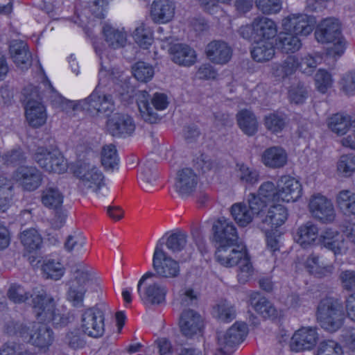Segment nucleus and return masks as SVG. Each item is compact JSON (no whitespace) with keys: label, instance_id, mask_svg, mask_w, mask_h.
Masks as SVG:
<instances>
[{"label":"nucleus","instance_id":"f257e3e1","mask_svg":"<svg viewBox=\"0 0 355 355\" xmlns=\"http://www.w3.org/2000/svg\"><path fill=\"white\" fill-rule=\"evenodd\" d=\"M215 257L216 261L225 267L238 266L237 278L240 283L245 284L253 272V268L245 247L241 244L218 245Z\"/></svg>","mask_w":355,"mask_h":355},{"label":"nucleus","instance_id":"f03ea898","mask_svg":"<svg viewBox=\"0 0 355 355\" xmlns=\"http://www.w3.org/2000/svg\"><path fill=\"white\" fill-rule=\"evenodd\" d=\"M37 322L50 323L54 326H62L67 323V318L60 313L56 308V302L44 291L31 295L30 304Z\"/></svg>","mask_w":355,"mask_h":355},{"label":"nucleus","instance_id":"7ed1b4c3","mask_svg":"<svg viewBox=\"0 0 355 355\" xmlns=\"http://www.w3.org/2000/svg\"><path fill=\"white\" fill-rule=\"evenodd\" d=\"M316 315L321 327L329 332L338 330L343 326L345 319L342 304L338 300L331 297L320 300Z\"/></svg>","mask_w":355,"mask_h":355},{"label":"nucleus","instance_id":"20e7f679","mask_svg":"<svg viewBox=\"0 0 355 355\" xmlns=\"http://www.w3.org/2000/svg\"><path fill=\"white\" fill-rule=\"evenodd\" d=\"M277 33V27L274 21L263 17H255L250 25L243 26L239 30V35L250 41L269 40Z\"/></svg>","mask_w":355,"mask_h":355},{"label":"nucleus","instance_id":"39448f33","mask_svg":"<svg viewBox=\"0 0 355 355\" xmlns=\"http://www.w3.org/2000/svg\"><path fill=\"white\" fill-rule=\"evenodd\" d=\"M163 238L159 239L155 246L153 257V268L155 277L164 279L178 277L180 274L179 262L168 257L163 249Z\"/></svg>","mask_w":355,"mask_h":355},{"label":"nucleus","instance_id":"423d86ee","mask_svg":"<svg viewBox=\"0 0 355 355\" xmlns=\"http://www.w3.org/2000/svg\"><path fill=\"white\" fill-rule=\"evenodd\" d=\"M105 309V305L98 304L83 311L80 320V329L85 334L96 338L103 336Z\"/></svg>","mask_w":355,"mask_h":355},{"label":"nucleus","instance_id":"0eeeda50","mask_svg":"<svg viewBox=\"0 0 355 355\" xmlns=\"http://www.w3.org/2000/svg\"><path fill=\"white\" fill-rule=\"evenodd\" d=\"M74 174L79 178L78 187L83 193L97 192L104 185V175L94 165L86 162H78Z\"/></svg>","mask_w":355,"mask_h":355},{"label":"nucleus","instance_id":"6e6552de","mask_svg":"<svg viewBox=\"0 0 355 355\" xmlns=\"http://www.w3.org/2000/svg\"><path fill=\"white\" fill-rule=\"evenodd\" d=\"M77 106L92 116L99 114L109 116L114 110L112 95L101 93L97 89H95L87 98L80 101Z\"/></svg>","mask_w":355,"mask_h":355},{"label":"nucleus","instance_id":"1a4fd4ad","mask_svg":"<svg viewBox=\"0 0 355 355\" xmlns=\"http://www.w3.org/2000/svg\"><path fill=\"white\" fill-rule=\"evenodd\" d=\"M155 277L153 272H147L139 279L137 284V292L141 300L144 304H160L165 302L167 288L157 282H153L146 284L143 289L142 284L149 279Z\"/></svg>","mask_w":355,"mask_h":355},{"label":"nucleus","instance_id":"9d476101","mask_svg":"<svg viewBox=\"0 0 355 355\" xmlns=\"http://www.w3.org/2000/svg\"><path fill=\"white\" fill-rule=\"evenodd\" d=\"M25 116L28 124L33 128L43 125L47 119L45 106L36 91L26 96Z\"/></svg>","mask_w":355,"mask_h":355},{"label":"nucleus","instance_id":"9b49d317","mask_svg":"<svg viewBox=\"0 0 355 355\" xmlns=\"http://www.w3.org/2000/svg\"><path fill=\"white\" fill-rule=\"evenodd\" d=\"M248 332V326L245 323H234L225 334H218V343L220 350L216 355H228L227 353L234 347L241 343Z\"/></svg>","mask_w":355,"mask_h":355},{"label":"nucleus","instance_id":"f8f14e48","mask_svg":"<svg viewBox=\"0 0 355 355\" xmlns=\"http://www.w3.org/2000/svg\"><path fill=\"white\" fill-rule=\"evenodd\" d=\"M13 178L24 191H33L42 183L43 174L33 166H20L14 172Z\"/></svg>","mask_w":355,"mask_h":355},{"label":"nucleus","instance_id":"ddd939ff","mask_svg":"<svg viewBox=\"0 0 355 355\" xmlns=\"http://www.w3.org/2000/svg\"><path fill=\"white\" fill-rule=\"evenodd\" d=\"M20 334L25 338L28 337V341L40 348L48 347L53 340V331L47 323L33 322L31 330L24 327Z\"/></svg>","mask_w":355,"mask_h":355},{"label":"nucleus","instance_id":"4468645a","mask_svg":"<svg viewBox=\"0 0 355 355\" xmlns=\"http://www.w3.org/2000/svg\"><path fill=\"white\" fill-rule=\"evenodd\" d=\"M309 208L313 217L323 223H331L335 219L336 212L331 201L322 195L312 196Z\"/></svg>","mask_w":355,"mask_h":355},{"label":"nucleus","instance_id":"2eb2a0df","mask_svg":"<svg viewBox=\"0 0 355 355\" xmlns=\"http://www.w3.org/2000/svg\"><path fill=\"white\" fill-rule=\"evenodd\" d=\"M179 325L181 333L187 338L201 334L204 326L202 316L192 309H187L182 313Z\"/></svg>","mask_w":355,"mask_h":355},{"label":"nucleus","instance_id":"dca6fc26","mask_svg":"<svg viewBox=\"0 0 355 355\" xmlns=\"http://www.w3.org/2000/svg\"><path fill=\"white\" fill-rule=\"evenodd\" d=\"M214 239L220 244H235L238 241L236 228L233 223L225 218H220L212 227Z\"/></svg>","mask_w":355,"mask_h":355},{"label":"nucleus","instance_id":"f3484780","mask_svg":"<svg viewBox=\"0 0 355 355\" xmlns=\"http://www.w3.org/2000/svg\"><path fill=\"white\" fill-rule=\"evenodd\" d=\"M198 177L191 168L180 170L175 178V189L182 197L191 196L196 189Z\"/></svg>","mask_w":355,"mask_h":355},{"label":"nucleus","instance_id":"a211bd4d","mask_svg":"<svg viewBox=\"0 0 355 355\" xmlns=\"http://www.w3.org/2000/svg\"><path fill=\"white\" fill-rule=\"evenodd\" d=\"M318 335L316 329L311 327H302L295 332L290 343L291 349L300 352L312 349L316 344Z\"/></svg>","mask_w":355,"mask_h":355},{"label":"nucleus","instance_id":"6ab92c4d","mask_svg":"<svg viewBox=\"0 0 355 355\" xmlns=\"http://www.w3.org/2000/svg\"><path fill=\"white\" fill-rule=\"evenodd\" d=\"M316 21L314 17L307 15H291L284 22V28L299 35H308L313 30Z\"/></svg>","mask_w":355,"mask_h":355},{"label":"nucleus","instance_id":"aec40b11","mask_svg":"<svg viewBox=\"0 0 355 355\" xmlns=\"http://www.w3.org/2000/svg\"><path fill=\"white\" fill-rule=\"evenodd\" d=\"M107 128L112 136L125 137L135 131V125L130 116L116 113L107 120Z\"/></svg>","mask_w":355,"mask_h":355},{"label":"nucleus","instance_id":"412c9836","mask_svg":"<svg viewBox=\"0 0 355 355\" xmlns=\"http://www.w3.org/2000/svg\"><path fill=\"white\" fill-rule=\"evenodd\" d=\"M318 42L326 44L334 42L342 36L340 24L334 18H327L321 21L315 32Z\"/></svg>","mask_w":355,"mask_h":355},{"label":"nucleus","instance_id":"4be33fe9","mask_svg":"<svg viewBox=\"0 0 355 355\" xmlns=\"http://www.w3.org/2000/svg\"><path fill=\"white\" fill-rule=\"evenodd\" d=\"M205 52L208 59L216 64L227 63L232 55L231 47L226 42L220 40H214L209 43Z\"/></svg>","mask_w":355,"mask_h":355},{"label":"nucleus","instance_id":"5701e85b","mask_svg":"<svg viewBox=\"0 0 355 355\" xmlns=\"http://www.w3.org/2000/svg\"><path fill=\"white\" fill-rule=\"evenodd\" d=\"M278 187L280 201L282 202H295L302 194V187L300 182L290 176L282 177Z\"/></svg>","mask_w":355,"mask_h":355},{"label":"nucleus","instance_id":"b1692460","mask_svg":"<svg viewBox=\"0 0 355 355\" xmlns=\"http://www.w3.org/2000/svg\"><path fill=\"white\" fill-rule=\"evenodd\" d=\"M10 53L15 64L21 69H27L31 65L32 55L25 42L17 40L12 41Z\"/></svg>","mask_w":355,"mask_h":355},{"label":"nucleus","instance_id":"393cba45","mask_svg":"<svg viewBox=\"0 0 355 355\" xmlns=\"http://www.w3.org/2000/svg\"><path fill=\"white\" fill-rule=\"evenodd\" d=\"M175 9L173 0H154L151 5L150 16L156 23H166L173 19Z\"/></svg>","mask_w":355,"mask_h":355},{"label":"nucleus","instance_id":"a878e982","mask_svg":"<svg viewBox=\"0 0 355 355\" xmlns=\"http://www.w3.org/2000/svg\"><path fill=\"white\" fill-rule=\"evenodd\" d=\"M287 153L280 146H272L266 148L262 155L261 162L263 164L272 168H279L287 163Z\"/></svg>","mask_w":355,"mask_h":355},{"label":"nucleus","instance_id":"bb28decb","mask_svg":"<svg viewBox=\"0 0 355 355\" xmlns=\"http://www.w3.org/2000/svg\"><path fill=\"white\" fill-rule=\"evenodd\" d=\"M105 42L113 49L123 47L127 42V33L123 28L119 29L108 24H105L102 28Z\"/></svg>","mask_w":355,"mask_h":355},{"label":"nucleus","instance_id":"cd10ccee","mask_svg":"<svg viewBox=\"0 0 355 355\" xmlns=\"http://www.w3.org/2000/svg\"><path fill=\"white\" fill-rule=\"evenodd\" d=\"M63 198L62 192L53 184H47L41 191V202L49 209H59L62 207Z\"/></svg>","mask_w":355,"mask_h":355},{"label":"nucleus","instance_id":"c85d7f7f","mask_svg":"<svg viewBox=\"0 0 355 355\" xmlns=\"http://www.w3.org/2000/svg\"><path fill=\"white\" fill-rule=\"evenodd\" d=\"M172 60L182 66L190 67L196 61V51L186 44H178L171 48Z\"/></svg>","mask_w":355,"mask_h":355},{"label":"nucleus","instance_id":"c756f323","mask_svg":"<svg viewBox=\"0 0 355 355\" xmlns=\"http://www.w3.org/2000/svg\"><path fill=\"white\" fill-rule=\"evenodd\" d=\"M287 209L281 205L271 206L268 210L267 214L262 223L268 225L266 231L272 230L282 226L287 220Z\"/></svg>","mask_w":355,"mask_h":355},{"label":"nucleus","instance_id":"7c9ffc66","mask_svg":"<svg viewBox=\"0 0 355 355\" xmlns=\"http://www.w3.org/2000/svg\"><path fill=\"white\" fill-rule=\"evenodd\" d=\"M318 236L317 225L311 222H307L301 225L297 230L295 239L303 248L312 245Z\"/></svg>","mask_w":355,"mask_h":355},{"label":"nucleus","instance_id":"2f4dec72","mask_svg":"<svg viewBox=\"0 0 355 355\" xmlns=\"http://www.w3.org/2000/svg\"><path fill=\"white\" fill-rule=\"evenodd\" d=\"M239 127L247 135L252 136L258 130V121L254 114L249 110H242L236 114Z\"/></svg>","mask_w":355,"mask_h":355},{"label":"nucleus","instance_id":"473e14b6","mask_svg":"<svg viewBox=\"0 0 355 355\" xmlns=\"http://www.w3.org/2000/svg\"><path fill=\"white\" fill-rule=\"evenodd\" d=\"M251 55L252 58L259 62L269 61L275 55V46L269 40L254 41Z\"/></svg>","mask_w":355,"mask_h":355},{"label":"nucleus","instance_id":"72a5a7b5","mask_svg":"<svg viewBox=\"0 0 355 355\" xmlns=\"http://www.w3.org/2000/svg\"><path fill=\"white\" fill-rule=\"evenodd\" d=\"M299 69L298 58L295 55L286 57L282 63H275L272 66V73L279 79H284L293 75Z\"/></svg>","mask_w":355,"mask_h":355},{"label":"nucleus","instance_id":"f704fd0d","mask_svg":"<svg viewBox=\"0 0 355 355\" xmlns=\"http://www.w3.org/2000/svg\"><path fill=\"white\" fill-rule=\"evenodd\" d=\"M277 45L283 53H293L299 51L302 44L298 35L288 31L279 35Z\"/></svg>","mask_w":355,"mask_h":355},{"label":"nucleus","instance_id":"c9c22d12","mask_svg":"<svg viewBox=\"0 0 355 355\" xmlns=\"http://www.w3.org/2000/svg\"><path fill=\"white\" fill-rule=\"evenodd\" d=\"M336 204L344 214L355 218V192L347 189L339 191L336 196Z\"/></svg>","mask_w":355,"mask_h":355},{"label":"nucleus","instance_id":"e433bc0d","mask_svg":"<svg viewBox=\"0 0 355 355\" xmlns=\"http://www.w3.org/2000/svg\"><path fill=\"white\" fill-rule=\"evenodd\" d=\"M236 172L240 182L245 187H252L259 180V172L244 164H237Z\"/></svg>","mask_w":355,"mask_h":355},{"label":"nucleus","instance_id":"4c0bfd02","mask_svg":"<svg viewBox=\"0 0 355 355\" xmlns=\"http://www.w3.org/2000/svg\"><path fill=\"white\" fill-rule=\"evenodd\" d=\"M306 266L309 268L311 273L318 277H324L332 274L334 266L332 265L324 266L320 261V257L315 254H311L306 261Z\"/></svg>","mask_w":355,"mask_h":355},{"label":"nucleus","instance_id":"58836bf2","mask_svg":"<svg viewBox=\"0 0 355 355\" xmlns=\"http://www.w3.org/2000/svg\"><path fill=\"white\" fill-rule=\"evenodd\" d=\"M21 243L29 252L40 249L42 239L39 232L33 228L23 231L20 234Z\"/></svg>","mask_w":355,"mask_h":355},{"label":"nucleus","instance_id":"ea45409f","mask_svg":"<svg viewBox=\"0 0 355 355\" xmlns=\"http://www.w3.org/2000/svg\"><path fill=\"white\" fill-rule=\"evenodd\" d=\"M354 121L348 115L337 113L329 119L328 126L331 130L337 135H344L349 128H352Z\"/></svg>","mask_w":355,"mask_h":355},{"label":"nucleus","instance_id":"a19ab883","mask_svg":"<svg viewBox=\"0 0 355 355\" xmlns=\"http://www.w3.org/2000/svg\"><path fill=\"white\" fill-rule=\"evenodd\" d=\"M231 214L237 224L242 227L250 224L254 218L252 212L244 202L234 204L231 207Z\"/></svg>","mask_w":355,"mask_h":355},{"label":"nucleus","instance_id":"79ce46f5","mask_svg":"<svg viewBox=\"0 0 355 355\" xmlns=\"http://www.w3.org/2000/svg\"><path fill=\"white\" fill-rule=\"evenodd\" d=\"M212 313L214 317L225 322H230L236 317L234 306L225 300H220L213 307Z\"/></svg>","mask_w":355,"mask_h":355},{"label":"nucleus","instance_id":"37998d69","mask_svg":"<svg viewBox=\"0 0 355 355\" xmlns=\"http://www.w3.org/2000/svg\"><path fill=\"white\" fill-rule=\"evenodd\" d=\"M149 94L146 91L141 92L137 105L142 118L151 123H155L157 119V114L153 111L148 101Z\"/></svg>","mask_w":355,"mask_h":355},{"label":"nucleus","instance_id":"c03bdc74","mask_svg":"<svg viewBox=\"0 0 355 355\" xmlns=\"http://www.w3.org/2000/svg\"><path fill=\"white\" fill-rule=\"evenodd\" d=\"M49 159H52L51 164H44V162H42V159H39L40 167L48 172L57 173H62L66 171L67 162L60 153L55 150L52 151L51 157L50 156Z\"/></svg>","mask_w":355,"mask_h":355},{"label":"nucleus","instance_id":"a18cd8bd","mask_svg":"<svg viewBox=\"0 0 355 355\" xmlns=\"http://www.w3.org/2000/svg\"><path fill=\"white\" fill-rule=\"evenodd\" d=\"M251 304L254 310L264 318H270L277 316V310L273 304L266 297H260L256 300H251Z\"/></svg>","mask_w":355,"mask_h":355},{"label":"nucleus","instance_id":"49530a36","mask_svg":"<svg viewBox=\"0 0 355 355\" xmlns=\"http://www.w3.org/2000/svg\"><path fill=\"white\" fill-rule=\"evenodd\" d=\"M86 239L80 234L70 235L64 243L65 249L74 254L79 255L87 252Z\"/></svg>","mask_w":355,"mask_h":355},{"label":"nucleus","instance_id":"de8ad7c7","mask_svg":"<svg viewBox=\"0 0 355 355\" xmlns=\"http://www.w3.org/2000/svg\"><path fill=\"white\" fill-rule=\"evenodd\" d=\"M286 124V116L279 112L270 113L264 118L266 128L272 132H281Z\"/></svg>","mask_w":355,"mask_h":355},{"label":"nucleus","instance_id":"09e8293b","mask_svg":"<svg viewBox=\"0 0 355 355\" xmlns=\"http://www.w3.org/2000/svg\"><path fill=\"white\" fill-rule=\"evenodd\" d=\"M322 60V55L318 53H307L298 60L299 69L304 73H310L313 71L318 64Z\"/></svg>","mask_w":355,"mask_h":355},{"label":"nucleus","instance_id":"8fccbe9b","mask_svg":"<svg viewBox=\"0 0 355 355\" xmlns=\"http://www.w3.org/2000/svg\"><path fill=\"white\" fill-rule=\"evenodd\" d=\"M135 42L143 49H148L153 41V32L149 27L144 24L138 26L133 33Z\"/></svg>","mask_w":355,"mask_h":355},{"label":"nucleus","instance_id":"3c124183","mask_svg":"<svg viewBox=\"0 0 355 355\" xmlns=\"http://www.w3.org/2000/svg\"><path fill=\"white\" fill-rule=\"evenodd\" d=\"M135 78L141 82H148L154 76V69L148 63L137 62L132 68Z\"/></svg>","mask_w":355,"mask_h":355},{"label":"nucleus","instance_id":"603ef678","mask_svg":"<svg viewBox=\"0 0 355 355\" xmlns=\"http://www.w3.org/2000/svg\"><path fill=\"white\" fill-rule=\"evenodd\" d=\"M258 193L261 198L266 200V202H280L279 189H277L271 181L263 182L259 188Z\"/></svg>","mask_w":355,"mask_h":355},{"label":"nucleus","instance_id":"864d4df0","mask_svg":"<svg viewBox=\"0 0 355 355\" xmlns=\"http://www.w3.org/2000/svg\"><path fill=\"white\" fill-rule=\"evenodd\" d=\"M116 149L112 144L103 146L101 152V163L105 168H113L118 164Z\"/></svg>","mask_w":355,"mask_h":355},{"label":"nucleus","instance_id":"5fc2aeb1","mask_svg":"<svg viewBox=\"0 0 355 355\" xmlns=\"http://www.w3.org/2000/svg\"><path fill=\"white\" fill-rule=\"evenodd\" d=\"M187 243V235L184 232L178 231L171 234L166 241V247L173 252L181 251Z\"/></svg>","mask_w":355,"mask_h":355},{"label":"nucleus","instance_id":"6e6d98bb","mask_svg":"<svg viewBox=\"0 0 355 355\" xmlns=\"http://www.w3.org/2000/svg\"><path fill=\"white\" fill-rule=\"evenodd\" d=\"M87 291L86 287L71 284L67 293V298L75 307L83 306V300Z\"/></svg>","mask_w":355,"mask_h":355},{"label":"nucleus","instance_id":"4d7b16f0","mask_svg":"<svg viewBox=\"0 0 355 355\" xmlns=\"http://www.w3.org/2000/svg\"><path fill=\"white\" fill-rule=\"evenodd\" d=\"M317 355H343V351L340 345L337 342L328 340L319 344Z\"/></svg>","mask_w":355,"mask_h":355},{"label":"nucleus","instance_id":"13d9d810","mask_svg":"<svg viewBox=\"0 0 355 355\" xmlns=\"http://www.w3.org/2000/svg\"><path fill=\"white\" fill-rule=\"evenodd\" d=\"M42 270L47 278L59 279L64 274L63 267L60 262L49 260L42 266Z\"/></svg>","mask_w":355,"mask_h":355},{"label":"nucleus","instance_id":"bf43d9fd","mask_svg":"<svg viewBox=\"0 0 355 355\" xmlns=\"http://www.w3.org/2000/svg\"><path fill=\"white\" fill-rule=\"evenodd\" d=\"M338 171L345 175H350L355 171V155H343L337 164Z\"/></svg>","mask_w":355,"mask_h":355},{"label":"nucleus","instance_id":"052dcab7","mask_svg":"<svg viewBox=\"0 0 355 355\" xmlns=\"http://www.w3.org/2000/svg\"><path fill=\"white\" fill-rule=\"evenodd\" d=\"M255 4L260 11L266 15L277 13L282 9L281 0H255Z\"/></svg>","mask_w":355,"mask_h":355},{"label":"nucleus","instance_id":"680f3d73","mask_svg":"<svg viewBox=\"0 0 355 355\" xmlns=\"http://www.w3.org/2000/svg\"><path fill=\"white\" fill-rule=\"evenodd\" d=\"M91 281V270L88 266H78L74 271V279L71 284H78L80 286H86Z\"/></svg>","mask_w":355,"mask_h":355},{"label":"nucleus","instance_id":"e2e57ef3","mask_svg":"<svg viewBox=\"0 0 355 355\" xmlns=\"http://www.w3.org/2000/svg\"><path fill=\"white\" fill-rule=\"evenodd\" d=\"M316 87L321 93H325L332 85L331 74L324 69H319L315 76Z\"/></svg>","mask_w":355,"mask_h":355},{"label":"nucleus","instance_id":"0e129e2a","mask_svg":"<svg viewBox=\"0 0 355 355\" xmlns=\"http://www.w3.org/2000/svg\"><path fill=\"white\" fill-rule=\"evenodd\" d=\"M8 298L15 303L25 302L31 295L25 289L18 284H12L7 293Z\"/></svg>","mask_w":355,"mask_h":355},{"label":"nucleus","instance_id":"69168bd1","mask_svg":"<svg viewBox=\"0 0 355 355\" xmlns=\"http://www.w3.org/2000/svg\"><path fill=\"white\" fill-rule=\"evenodd\" d=\"M110 0H89L88 9L95 17L103 19Z\"/></svg>","mask_w":355,"mask_h":355},{"label":"nucleus","instance_id":"338daca9","mask_svg":"<svg viewBox=\"0 0 355 355\" xmlns=\"http://www.w3.org/2000/svg\"><path fill=\"white\" fill-rule=\"evenodd\" d=\"M247 201V206L254 216L259 214L266 206V202L262 200L259 195L257 196L254 193H251L248 195Z\"/></svg>","mask_w":355,"mask_h":355},{"label":"nucleus","instance_id":"774afa93","mask_svg":"<svg viewBox=\"0 0 355 355\" xmlns=\"http://www.w3.org/2000/svg\"><path fill=\"white\" fill-rule=\"evenodd\" d=\"M343 90L348 95L355 94V71L345 74L341 80Z\"/></svg>","mask_w":355,"mask_h":355}]
</instances>
